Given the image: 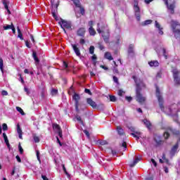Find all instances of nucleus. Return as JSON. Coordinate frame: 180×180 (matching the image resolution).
Returning a JSON list of instances; mask_svg holds the SVG:
<instances>
[{
  "label": "nucleus",
  "instance_id": "46",
  "mask_svg": "<svg viewBox=\"0 0 180 180\" xmlns=\"http://www.w3.org/2000/svg\"><path fill=\"white\" fill-rule=\"evenodd\" d=\"M125 99L128 102H131V101H133V98L131 96H125Z\"/></svg>",
  "mask_w": 180,
  "mask_h": 180
},
{
  "label": "nucleus",
  "instance_id": "37",
  "mask_svg": "<svg viewBox=\"0 0 180 180\" xmlns=\"http://www.w3.org/2000/svg\"><path fill=\"white\" fill-rule=\"evenodd\" d=\"M89 53H90V54H94V53H95V46H90Z\"/></svg>",
  "mask_w": 180,
  "mask_h": 180
},
{
  "label": "nucleus",
  "instance_id": "49",
  "mask_svg": "<svg viewBox=\"0 0 180 180\" xmlns=\"http://www.w3.org/2000/svg\"><path fill=\"white\" fill-rule=\"evenodd\" d=\"M1 95H2L3 96H8V91H5V90H3V91H1Z\"/></svg>",
  "mask_w": 180,
  "mask_h": 180
},
{
  "label": "nucleus",
  "instance_id": "48",
  "mask_svg": "<svg viewBox=\"0 0 180 180\" xmlns=\"http://www.w3.org/2000/svg\"><path fill=\"white\" fill-rule=\"evenodd\" d=\"M85 94H88L89 95H92V92L89 89H85L84 90Z\"/></svg>",
  "mask_w": 180,
  "mask_h": 180
},
{
  "label": "nucleus",
  "instance_id": "38",
  "mask_svg": "<svg viewBox=\"0 0 180 180\" xmlns=\"http://www.w3.org/2000/svg\"><path fill=\"white\" fill-rule=\"evenodd\" d=\"M131 136H133V137H134L135 139H136L137 140H139V139H140V134H137L136 133H131Z\"/></svg>",
  "mask_w": 180,
  "mask_h": 180
},
{
  "label": "nucleus",
  "instance_id": "24",
  "mask_svg": "<svg viewBox=\"0 0 180 180\" xmlns=\"http://www.w3.org/2000/svg\"><path fill=\"white\" fill-rule=\"evenodd\" d=\"M89 32L91 36H95V34H96V32L95 31L93 27L89 28Z\"/></svg>",
  "mask_w": 180,
  "mask_h": 180
},
{
  "label": "nucleus",
  "instance_id": "47",
  "mask_svg": "<svg viewBox=\"0 0 180 180\" xmlns=\"http://www.w3.org/2000/svg\"><path fill=\"white\" fill-rule=\"evenodd\" d=\"M124 94V91H123V90H122V89H120L119 91H118V95H119V96H123V94Z\"/></svg>",
  "mask_w": 180,
  "mask_h": 180
},
{
  "label": "nucleus",
  "instance_id": "60",
  "mask_svg": "<svg viewBox=\"0 0 180 180\" xmlns=\"http://www.w3.org/2000/svg\"><path fill=\"white\" fill-rule=\"evenodd\" d=\"M79 44H85V39H81L80 41H79Z\"/></svg>",
  "mask_w": 180,
  "mask_h": 180
},
{
  "label": "nucleus",
  "instance_id": "40",
  "mask_svg": "<svg viewBox=\"0 0 180 180\" xmlns=\"http://www.w3.org/2000/svg\"><path fill=\"white\" fill-rule=\"evenodd\" d=\"M110 102H116V96H110Z\"/></svg>",
  "mask_w": 180,
  "mask_h": 180
},
{
  "label": "nucleus",
  "instance_id": "43",
  "mask_svg": "<svg viewBox=\"0 0 180 180\" xmlns=\"http://www.w3.org/2000/svg\"><path fill=\"white\" fill-rule=\"evenodd\" d=\"M2 127L4 131H6V130H8V124H6V123L3 124Z\"/></svg>",
  "mask_w": 180,
  "mask_h": 180
},
{
  "label": "nucleus",
  "instance_id": "42",
  "mask_svg": "<svg viewBox=\"0 0 180 180\" xmlns=\"http://www.w3.org/2000/svg\"><path fill=\"white\" fill-rule=\"evenodd\" d=\"M79 8H80V13H81V15H85V9L84 8H82L81 6Z\"/></svg>",
  "mask_w": 180,
  "mask_h": 180
},
{
  "label": "nucleus",
  "instance_id": "59",
  "mask_svg": "<svg viewBox=\"0 0 180 180\" xmlns=\"http://www.w3.org/2000/svg\"><path fill=\"white\" fill-rule=\"evenodd\" d=\"M51 6H55L56 9L58 8V4L54 5V2H53V1H51Z\"/></svg>",
  "mask_w": 180,
  "mask_h": 180
},
{
  "label": "nucleus",
  "instance_id": "2",
  "mask_svg": "<svg viewBox=\"0 0 180 180\" xmlns=\"http://www.w3.org/2000/svg\"><path fill=\"white\" fill-rule=\"evenodd\" d=\"M133 78L136 85V101L139 102V103H140L141 105H143V103L146 102L147 98H146V96L141 94V89L146 87V84H144V82H143V80H141V79H139L136 77V76H133Z\"/></svg>",
  "mask_w": 180,
  "mask_h": 180
},
{
  "label": "nucleus",
  "instance_id": "19",
  "mask_svg": "<svg viewBox=\"0 0 180 180\" xmlns=\"http://www.w3.org/2000/svg\"><path fill=\"white\" fill-rule=\"evenodd\" d=\"M77 34L83 37L85 35V28H79L77 31Z\"/></svg>",
  "mask_w": 180,
  "mask_h": 180
},
{
  "label": "nucleus",
  "instance_id": "61",
  "mask_svg": "<svg viewBox=\"0 0 180 180\" xmlns=\"http://www.w3.org/2000/svg\"><path fill=\"white\" fill-rule=\"evenodd\" d=\"M84 134H86V136H87V137H89V131L84 130Z\"/></svg>",
  "mask_w": 180,
  "mask_h": 180
},
{
  "label": "nucleus",
  "instance_id": "22",
  "mask_svg": "<svg viewBox=\"0 0 180 180\" xmlns=\"http://www.w3.org/2000/svg\"><path fill=\"white\" fill-rule=\"evenodd\" d=\"M159 64L160 63L157 60H153V61L149 62V65L150 67H158Z\"/></svg>",
  "mask_w": 180,
  "mask_h": 180
},
{
  "label": "nucleus",
  "instance_id": "63",
  "mask_svg": "<svg viewBox=\"0 0 180 180\" xmlns=\"http://www.w3.org/2000/svg\"><path fill=\"white\" fill-rule=\"evenodd\" d=\"M41 178L43 180H49V178H47V176H44V175H41Z\"/></svg>",
  "mask_w": 180,
  "mask_h": 180
},
{
  "label": "nucleus",
  "instance_id": "57",
  "mask_svg": "<svg viewBox=\"0 0 180 180\" xmlns=\"http://www.w3.org/2000/svg\"><path fill=\"white\" fill-rule=\"evenodd\" d=\"M151 162L153 164L154 167H157V162L154 159H151Z\"/></svg>",
  "mask_w": 180,
  "mask_h": 180
},
{
  "label": "nucleus",
  "instance_id": "28",
  "mask_svg": "<svg viewBox=\"0 0 180 180\" xmlns=\"http://www.w3.org/2000/svg\"><path fill=\"white\" fill-rule=\"evenodd\" d=\"M0 70L1 72H4V60L2 58H0Z\"/></svg>",
  "mask_w": 180,
  "mask_h": 180
},
{
  "label": "nucleus",
  "instance_id": "52",
  "mask_svg": "<svg viewBox=\"0 0 180 180\" xmlns=\"http://www.w3.org/2000/svg\"><path fill=\"white\" fill-rule=\"evenodd\" d=\"M113 81H114V82H115V84H118V82H119V79H117V77L113 76Z\"/></svg>",
  "mask_w": 180,
  "mask_h": 180
},
{
  "label": "nucleus",
  "instance_id": "13",
  "mask_svg": "<svg viewBox=\"0 0 180 180\" xmlns=\"http://www.w3.org/2000/svg\"><path fill=\"white\" fill-rule=\"evenodd\" d=\"M128 56L130 57H133L134 56V45L130 44L128 48Z\"/></svg>",
  "mask_w": 180,
  "mask_h": 180
},
{
  "label": "nucleus",
  "instance_id": "7",
  "mask_svg": "<svg viewBox=\"0 0 180 180\" xmlns=\"http://www.w3.org/2000/svg\"><path fill=\"white\" fill-rule=\"evenodd\" d=\"M134 13H135L136 20L138 22H140L141 13L140 12V7H139V4L137 2L134 3Z\"/></svg>",
  "mask_w": 180,
  "mask_h": 180
},
{
  "label": "nucleus",
  "instance_id": "30",
  "mask_svg": "<svg viewBox=\"0 0 180 180\" xmlns=\"http://www.w3.org/2000/svg\"><path fill=\"white\" fill-rule=\"evenodd\" d=\"M32 57H33V58H34V61L36 63H39V58H37V55L36 52H33L32 53Z\"/></svg>",
  "mask_w": 180,
  "mask_h": 180
},
{
  "label": "nucleus",
  "instance_id": "41",
  "mask_svg": "<svg viewBox=\"0 0 180 180\" xmlns=\"http://www.w3.org/2000/svg\"><path fill=\"white\" fill-rule=\"evenodd\" d=\"M96 55H94L91 56V60L94 62V64H96Z\"/></svg>",
  "mask_w": 180,
  "mask_h": 180
},
{
  "label": "nucleus",
  "instance_id": "55",
  "mask_svg": "<svg viewBox=\"0 0 180 180\" xmlns=\"http://www.w3.org/2000/svg\"><path fill=\"white\" fill-rule=\"evenodd\" d=\"M40 152H39V150H37V160L38 161L40 162Z\"/></svg>",
  "mask_w": 180,
  "mask_h": 180
},
{
  "label": "nucleus",
  "instance_id": "33",
  "mask_svg": "<svg viewBox=\"0 0 180 180\" xmlns=\"http://www.w3.org/2000/svg\"><path fill=\"white\" fill-rule=\"evenodd\" d=\"M129 129L131 131H132V133H136V134H140V132L136 131V128H134V127H129Z\"/></svg>",
  "mask_w": 180,
  "mask_h": 180
},
{
  "label": "nucleus",
  "instance_id": "14",
  "mask_svg": "<svg viewBox=\"0 0 180 180\" xmlns=\"http://www.w3.org/2000/svg\"><path fill=\"white\" fill-rule=\"evenodd\" d=\"M155 26L157 29L159 30V34H164V32H162V27H161V25L158 22V21L155 22Z\"/></svg>",
  "mask_w": 180,
  "mask_h": 180
},
{
  "label": "nucleus",
  "instance_id": "1",
  "mask_svg": "<svg viewBox=\"0 0 180 180\" xmlns=\"http://www.w3.org/2000/svg\"><path fill=\"white\" fill-rule=\"evenodd\" d=\"M156 96L162 112H164L166 115H174L178 112V105L176 104H172V105L166 108L164 107V98H162V96L161 95V92L160 91L158 86H156Z\"/></svg>",
  "mask_w": 180,
  "mask_h": 180
},
{
  "label": "nucleus",
  "instance_id": "50",
  "mask_svg": "<svg viewBox=\"0 0 180 180\" xmlns=\"http://www.w3.org/2000/svg\"><path fill=\"white\" fill-rule=\"evenodd\" d=\"M57 92H58V91L57 89H52L51 91V94L52 95H57Z\"/></svg>",
  "mask_w": 180,
  "mask_h": 180
},
{
  "label": "nucleus",
  "instance_id": "26",
  "mask_svg": "<svg viewBox=\"0 0 180 180\" xmlns=\"http://www.w3.org/2000/svg\"><path fill=\"white\" fill-rule=\"evenodd\" d=\"M143 122L146 127H148V129H150V127H151V122H150V121L145 119L143 120Z\"/></svg>",
  "mask_w": 180,
  "mask_h": 180
},
{
  "label": "nucleus",
  "instance_id": "45",
  "mask_svg": "<svg viewBox=\"0 0 180 180\" xmlns=\"http://www.w3.org/2000/svg\"><path fill=\"white\" fill-rule=\"evenodd\" d=\"M155 143H158V146H160V144H162V141H161V139H157V138H155Z\"/></svg>",
  "mask_w": 180,
  "mask_h": 180
},
{
  "label": "nucleus",
  "instance_id": "53",
  "mask_svg": "<svg viewBox=\"0 0 180 180\" xmlns=\"http://www.w3.org/2000/svg\"><path fill=\"white\" fill-rule=\"evenodd\" d=\"M101 146H106L108 144V141H103L100 142Z\"/></svg>",
  "mask_w": 180,
  "mask_h": 180
},
{
  "label": "nucleus",
  "instance_id": "32",
  "mask_svg": "<svg viewBox=\"0 0 180 180\" xmlns=\"http://www.w3.org/2000/svg\"><path fill=\"white\" fill-rule=\"evenodd\" d=\"M52 16H53L56 20H60V18L57 16V14H56V10H52Z\"/></svg>",
  "mask_w": 180,
  "mask_h": 180
},
{
  "label": "nucleus",
  "instance_id": "54",
  "mask_svg": "<svg viewBox=\"0 0 180 180\" xmlns=\"http://www.w3.org/2000/svg\"><path fill=\"white\" fill-rule=\"evenodd\" d=\"M98 49H100V50H103L105 46H103L101 43H98Z\"/></svg>",
  "mask_w": 180,
  "mask_h": 180
},
{
  "label": "nucleus",
  "instance_id": "11",
  "mask_svg": "<svg viewBox=\"0 0 180 180\" xmlns=\"http://www.w3.org/2000/svg\"><path fill=\"white\" fill-rule=\"evenodd\" d=\"M86 102L88 105H89L90 106H91V108H93V109H96L98 105H96V103L94 101L92 98H86Z\"/></svg>",
  "mask_w": 180,
  "mask_h": 180
},
{
  "label": "nucleus",
  "instance_id": "27",
  "mask_svg": "<svg viewBox=\"0 0 180 180\" xmlns=\"http://www.w3.org/2000/svg\"><path fill=\"white\" fill-rule=\"evenodd\" d=\"M77 8H81V2L79 0H72Z\"/></svg>",
  "mask_w": 180,
  "mask_h": 180
},
{
  "label": "nucleus",
  "instance_id": "58",
  "mask_svg": "<svg viewBox=\"0 0 180 180\" xmlns=\"http://www.w3.org/2000/svg\"><path fill=\"white\" fill-rule=\"evenodd\" d=\"M15 158H16L18 162H22V160L20 159V157H19V155H17L15 157Z\"/></svg>",
  "mask_w": 180,
  "mask_h": 180
},
{
  "label": "nucleus",
  "instance_id": "64",
  "mask_svg": "<svg viewBox=\"0 0 180 180\" xmlns=\"http://www.w3.org/2000/svg\"><path fill=\"white\" fill-rule=\"evenodd\" d=\"M13 33L15 34L16 33V30L15 29V27L13 25L12 28H11Z\"/></svg>",
  "mask_w": 180,
  "mask_h": 180
},
{
  "label": "nucleus",
  "instance_id": "56",
  "mask_svg": "<svg viewBox=\"0 0 180 180\" xmlns=\"http://www.w3.org/2000/svg\"><path fill=\"white\" fill-rule=\"evenodd\" d=\"M25 45H26V47H27L28 49L32 48V46H30V43H29V41H25Z\"/></svg>",
  "mask_w": 180,
  "mask_h": 180
},
{
  "label": "nucleus",
  "instance_id": "4",
  "mask_svg": "<svg viewBox=\"0 0 180 180\" xmlns=\"http://www.w3.org/2000/svg\"><path fill=\"white\" fill-rule=\"evenodd\" d=\"M170 26L174 37L180 40V23L177 21L172 20L170 22Z\"/></svg>",
  "mask_w": 180,
  "mask_h": 180
},
{
  "label": "nucleus",
  "instance_id": "25",
  "mask_svg": "<svg viewBox=\"0 0 180 180\" xmlns=\"http://www.w3.org/2000/svg\"><path fill=\"white\" fill-rule=\"evenodd\" d=\"M17 30H18V37H19V39H20V40H23V34H22V32L20 31V28H19V27H17Z\"/></svg>",
  "mask_w": 180,
  "mask_h": 180
},
{
  "label": "nucleus",
  "instance_id": "39",
  "mask_svg": "<svg viewBox=\"0 0 180 180\" xmlns=\"http://www.w3.org/2000/svg\"><path fill=\"white\" fill-rule=\"evenodd\" d=\"M17 132L18 134H22V129H20V125H19V124H17Z\"/></svg>",
  "mask_w": 180,
  "mask_h": 180
},
{
  "label": "nucleus",
  "instance_id": "51",
  "mask_svg": "<svg viewBox=\"0 0 180 180\" xmlns=\"http://www.w3.org/2000/svg\"><path fill=\"white\" fill-rule=\"evenodd\" d=\"M122 147H124V150H126L127 148V145L126 142L122 143Z\"/></svg>",
  "mask_w": 180,
  "mask_h": 180
},
{
  "label": "nucleus",
  "instance_id": "12",
  "mask_svg": "<svg viewBox=\"0 0 180 180\" xmlns=\"http://www.w3.org/2000/svg\"><path fill=\"white\" fill-rule=\"evenodd\" d=\"M179 147V144L178 143H176L171 149L170 151V155H172V157H174V155H175V154L176 153V151H178V148Z\"/></svg>",
  "mask_w": 180,
  "mask_h": 180
},
{
  "label": "nucleus",
  "instance_id": "16",
  "mask_svg": "<svg viewBox=\"0 0 180 180\" xmlns=\"http://www.w3.org/2000/svg\"><path fill=\"white\" fill-rule=\"evenodd\" d=\"M167 8L169 9V11H170V13H172V15H174L175 11L174 9H175V5L174 4H170V5H167Z\"/></svg>",
  "mask_w": 180,
  "mask_h": 180
},
{
  "label": "nucleus",
  "instance_id": "3",
  "mask_svg": "<svg viewBox=\"0 0 180 180\" xmlns=\"http://www.w3.org/2000/svg\"><path fill=\"white\" fill-rule=\"evenodd\" d=\"M100 23L97 24V32L98 33H102V37L106 44L109 43V37H110V32H109V28H108L107 25L102 26L100 27Z\"/></svg>",
  "mask_w": 180,
  "mask_h": 180
},
{
  "label": "nucleus",
  "instance_id": "34",
  "mask_svg": "<svg viewBox=\"0 0 180 180\" xmlns=\"http://www.w3.org/2000/svg\"><path fill=\"white\" fill-rule=\"evenodd\" d=\"M75 117L77 121L79 122V123H81L82 126H84V121H82V119L81 118V117L79 115H77Z\"/></svg>",
  "mask_w": 180,
  "mask_h": 180
},
{
  "label": "nucleus",
  "instance_id": "44",
  "mask_svg": "<svg viewBox=\"0 0 180 180\" xmlns=\"http://www.w3.org/2000/svg\"><path fill=\"white\" fill-rule=\"evenodd\" d=\"M18 149L20 151V154H23V148H22V146H20V143L18 146Z\"/></svg>",
  "mask_w": 180,
  "mask_h": 180
},
{
  "label": "nucleus",
  "instance_id": "62",
  "mask_svg": "<svg viewBox=\"0 0 180 180\" xmlns=\"http://www.w3.org/2000/svg\"><path fill=\"white\" fill-rule=\"evenodd\" d=\"M94 25V21H89V26L90 27H93L92 26Z\"/></svg>",
  "mask_w": 180,
  "mask_h": 180
},
{
  "label": "nucleus",
  "instance_id": "29",
  "mask_svg": "<svg viewBox=\"0 0 180 180\" xmlns=\"http://www.w3.org/2000/svg\"><path fill=\"white\" fill-rule=\"evenodd\" d=\"M16 110L22 115V116H25V112H23V110L20 107H16Z\"/></svg>",
  "mask_w": 180,
  "mask_h": 180
},
{
  "label": "nucleus",
  "instance_id": "36",
  "mask_svg": "<svg viewBox=\"0 0 180 180\" xmlns=\"http://www.w3.org/2000/svg\"><path fill=\"white\" fill-rule=\"evenodd\" d=\"M33 139H34V143L40 142V139L39 138V136H36V134H33Z\"/></svg>",
  "mask_w": 180,
  "mask_h": 180
},
{
  "label": "nucleus",
  "instance_id": "9",
  "mask_svg": "<svg viewBox=\"0 0 180 180\" xmlns=\"http://www.w3.org/2000/svg\"><path fill=\"white\" fill-rule=\"evenodd\" d=\"M156 52L158 54H162L166 60L168 58V55H167V50H165V48H160V49L156 50Z\"/></svg>",
  "mask_w": 180,
  "mask_h": 180
},
{
  "label": "nucleus",
  "instance_id": "35",
  "mask_svg": "<svg viewBox=\"0 0 180 180\" xmlns=\"http://www.w3.org/2000/svg\"><path fill=\"white\" fill-rule=\"evenodd\" d=\"M151 23H153V20H145L142 25L143 26H147V25H151Z\"/></svg>",
  "mask_w": 180,
  "mask_h": 180
},
{
  "label": "nucleus",
  "instance_id": "31",
  "mask_svg": "<svg viewBox=\"0 0 180 180\" xmlns=\"http://www.w3.org/2000/svg\"><path fill=\"white\" fill-rule=\"evenodd\" d=\"M13 26V24L6 25H4L3 28L4 29V30H9V29H12Z\"/></svg>",
  "mask_w": 180,
  "mask_h": 180
},
{
  "label": "nucleus",
  "instance_id": "10",
  "mask_svg": "<svg viewBox=\"0 0 180 180\" xmlns=\"http://www.w3.org/2000/svg\"><path fill=\"white\" fill-rule=\"evenodd\" d=\"M71 46H72L76 56H77V57H79V56H81V51H79V48H78V44H72Z\"/></svg>",
  "mask_w": 180,
  "mask_h": 180
},
{
  "label": "nucleus",
  "instance_id": "20",
  "mask_svg": "<svg viewBox=\"0 0 180 180\" xmlns=\"http://www.w3.org/2000/svg\"><path fill=\"white\" fill-rule=\"evenodd\" d=\"M3 137L4 139V141L8 148L11 147V144H9V140L8 139V136H6V133H3Z\"/></svg>",
  "mask_w": 180,
  "mask_h": 180
},
{
  "label": "nucleus",
  "instance_id": "18",
  "mask_svg": "<svg viewBox=\"0 0 180 180\" xmlns=\"http://www.w3.org/2000/svg\"><path fill=\"white\" fill-rule=\"evenodd\" d=\"M55 129H57L59 137H63V131L61 130V127H60V125H55Z\"/></svg>",
  "mask_w": 180,
  "mask_h": 180
},
{
  "label": "nucleus",
  "instance_id": "17",
  "mask_svg": "<svg viewBox=\"0 0 180 180\" xmlns=\"http://www.w3.org/2000/svg\"><path fill=\"white\" fill-rule=\"evenodd\" d=\"M139 161H141V158L138 157L136 158L134 162L129 165V167L133 168V167H134Z\"/></svg>",
  "mask_w": 180,
  "mask_h": 180
},
{
  "label": "nucleus",
  "instance_id": "5",
  "mask_svg": "<svg viewBox=\"0 0 180 180\" xmlns=\"http://www.w3.org/2000/svg\"><path fill=\"white\" fill-rule=\"evenodd\" d=\"M59 25L62 29H68V30H72V24L70 21H67L65 20L60 18V22H59Z\"/></svg>",
  "mask_w": 180,
  "mask_h": 180
},
{
  "label": "nucleus",
  "instance_id": "23",
  "mask_svg": "<svg viewBox=\"0 0 180 180\" xmlns=\"http://www.w3.org/2000/svg\"><path fill=\"white\" fill-rule=\"evenodd\" d=\"M117 131L120 136H123L124 134V131L120 127H117Z\"/></svg>",
  "mask_w": 180,
  "mask_h": 180
},
{
  "label": "nucleus",
  "instance_id": "6",
  "mask_svg": "<svg viewBox=\"0 0 180 180\" xmlns=\"http://www.w3.org/2000/svg\"><path fill=\"white\" fill-rule=\"evenodd\" d=\"M174 82L175 85L180 86V71L177 69L172 70Z\"/></svg>",
  "mask_w": 180,
  "mask_h": 180
},
{
  "label": "nucleus",
  "instance_id": "21",
  "mask_svg": "<svg viewBox=\"0 0 180 180\" xmlns=\"http://www.w3.org/2000/svg\"><path fill=\"white\" fill-rule=\"evenodd\" d=\"M105 58L107 60H109L110 61H112L113 60V57H112V54L110 52H106L104 55Z\"/></svg>",
  "mask_w": 180,
  "mask_h": 180
},
{
  "label": "nucleus",
  "instance_id": "15",
  "mask_svg": "<svg viewBox=\"0 0 180 180\" xmlns=\"http://www.w3.org/2000/svg\"><path fill=\"white\" fill-rule=\"evenodd\" d=\"M74 101H75V103L77 104V105H79V100L81 99V96H79V94H75L72 96Z\"/></svg>",
  "mask_w": 180,
  "mask_h": 180
},
{
  "label": "nucleus",
  "instance_id": "8",
  "mask_svg": "<svg viewBox=\"0 0 180 180\" xmlns=\"http://www.w3.org/2000/svg\"><path fill=\"white\" fill-rule=\"evenodd\" d=\"M170 133H172L173 134H178V133H175V131L172 128L167 127L164 133L165 139H168V137H169Z\"/></svg>",
  "mask_w": 180,
  "mask_h": 180
}]
</instances>
